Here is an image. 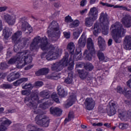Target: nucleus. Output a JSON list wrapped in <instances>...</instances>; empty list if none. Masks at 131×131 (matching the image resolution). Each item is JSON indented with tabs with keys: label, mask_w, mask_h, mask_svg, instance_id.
<instances>
[{
	"label": "nucleus",
	"mask_w": 131,
	"mask_h": 131,
	"mask_svg": "<svg viewBox=\"0 0 131 131\" xmlns=\"http://www.w3.org/2000/svg\"><path fill=\"white\" fill-rule=\"evenodd\" d=\"M38 46L40 47L44 53L41 55V58H46L48 61H53L58 59L59 57V51L58 48L55 47L54 45H50L49 47L48 38L44 36L42 38L37 36L34 38L30 46V50H36Z\"/></svg>",
	"instance_id": "f257e3e1"
},
{
	"label": "nucleus",
	"mask_w": 131,
	"mask_h": 131,
	"mask_svg": "<svg viewBox=\"0 0 131 131\" xmlns=\"http://www.w3.org/2000/svg\"><path fill=\"white\" fill-rule=\"evenodd\" d=\"M40 96L43 99L38 101V96L37 94L35 95H31V97H27L25 98V102L27 104L28 106L31 108V109H33V112L35 114H37V112L35 110L37 108V103H42L39 105V107L42 109H47L49 108L53 104V100H50V92L48 91L44 90L40 93Z\"/></svg>",
	"instance_id": "f03ea898"
},
{
	"label": "nucleus",
	"mask_w": 131,
	"mask_h": 131,
	"mask_svg": "<svg viewBox=\"0 0 131 131\" xmlns=\"http://www.w3.org/2000/svg\"><path fill=\"white\" fill-rule=\"evenodd\" d=\"M31 62H32V56L30 54V51L27 50L18 52L15 57L11 58L8 61V64L11 65L16 62L17 68L21 69L26 64H29Z\"/></svg>",
	"instance_id": "7ed1b4c3"
},
{
	"label": "nucleus",
	"mask_w": 131,
	"mask_h": 131,
	"mask_svg": "<svg viewBox=\"0 0 131 131\" xmlns=\"http://www.w3.org/2000/svg\"><path fill=\"white\" fill-rule=\"evenodd\" d=\"M112 37L116 43H120L121 42V38L124 36L126 31L123 29L122 25L120 23H116L112 25L111 27Z\"/></svg>",
	"instance_id": "20e7f679"
},
{
	"label": "nucleus",
	"mask_w": 131,
	"mask_h": 131,
	"mask_svg": "<svg viewBox=\"0 0 131 131\" xmlns=\"http://www.w3.org/2000/svg\"><path fill=\"white\" fill-rule=\"evenodd\" d=\"M47 33L52 40H57L60 37L59 26L56 21H53L48 27Z\"/></svg>",
	"instance_id": "39448f33"
},
{
	"label": "nucleus",
	"mask_w": 131,
	"mask_h": 131,
	"mask_svg": "<svg viewBox=\"0 0 131 131\" xmlns=\"http://www.w3.org/2000/svg\"><path fill=\"white\" fill-rule=\"evenodd\" d=\"M99 20L101 22V26L102 34L104 35H107L108 34V30H109V26H108V24H109L108 14L102 12L100 14Z\"/></svg>",
	"instance_id": "423d86ee"
},
{
	"label": "nucleus",
	"mask_w": 131,
	"mask_h": 131,
	"mask_svg": "<svg viewBox=\"0 0 131 131\" xmlns=\"http://www.w3.org/2000/svg\"><path fill=\"white\" fill-rule=\"evenodd\" d=\"M22 37V32L20 31H18L17 32H15L13 35L12 36V40L14 43H16L14 46V50L15 52H18L20 49L22 48L20 47V45L18 43L20 41V38Z\"/></svg>",
	"instance_id": "0eeeda50"
},
{
	"label": "nucleus",
	"mask_w": 131,
	"mask_h": 131,
	"mask_svg": "<svg viewBox=\"0 0 131 131\" xmlns=\"http://www.w3.org/2000/svg\"><path fill=\"white\" fill-rule=\"evenodd\" d=\"M66 65V57L64 56L62 60L53 63L51 66L52 71H56L58 72L61 71Z\"/></svg>",
	"instance_id": "6e6552de"
},
{
	"label": "nucleus",
	"mask_w": 131,
	"mask_h": 131,
	"mask_svg": "<svg viewBox=\"0 0 131 131\" xmlns=\"http://www.w3.org/2000/svg\"><path fill=\"white\" fill-rule=\"evenodd\" d=\"M41 117V116L39 115L35 117V120L36 121V123L39 125L43 126V127H48L50 124V120L49 119V118H48L46 116H44L42 119Z\"/></svg>",
	"instance_id": "1a4fd4ad"
},
{
	"label": "nucleus",
	"mask_w": 131,
	"mask_h": 131,
	"mask_svg": "<svg viewBox=\"0 0 131 131\" xmlns=\"http://www.w3.org/2000/svg\"><path fill=\"white\" fill-rule=\"evenodd\" d=\"M0 131H5L11 123L12 121L6 118H2L0 119Z\"/></svg>",
	"instance_id": "9d476101"
},
{
	"label": "nucleus",
	"mask_w": 131,
	"mask_h": 131,
	"mask_svg": "<svg viewBox=\"0 0 131 131\" xmlns=\"http://www.w3.org/2000/svg\"><path fill=\"white\" fill-rule=\"evenodd\" d=\"M2 18L4 21H6L9 25H14L15 24V17L13 16L6 14L2 15Z\"/></svg>",
	"instance_id": "9b49d317"
},
{
	"label": "nucleus",
	"mask_w": 131,
	"mask_h": 131,
	"mask_svg": "<svg viewBox=\"0 0 131 131\" xmlns=\"http://www.w3.org/2000/svg\"><path fill=\"white\" fill-rule=\"evenodd\" d=\"M85 105L88 110H93L96 105L95 100L92 98H87L85 100Z\"/></svg>",
	"instance_id": "f8f14e48"
},
{
	"label": "nucleus",
	"mask_w": 131,
	"mask_h": 131,
	"mask_svg": "<svg viewBox=\"0 0 131 131\" xmlns=\"http://www.w3.org/2000/svg\"><path fill=\"white\" fill-rule=\"evenodd\" d=\"M121 22L125 27L129 28L131 27V16L128 14L126 15L122 18Z\"/></svg>",
	"instance_id": "ddd939ff"
},
{
	"label": "nucleus",
	"mask_w": 131,
	"mask_h": 131,
	"mask_svg": "<svg viewBox=\"0 0 131 131\" xmlns=\"http://www.w3.org/2000/svg\"><path fill=\"white\" fill-rule=\"evenodd\" d=\"M123 47L125 50H130L131 49V37L126 36L123 42Z\"/></svg>",
	"instance_id": "4468645a"
},
{
	"label": "nucleus",
	"mask_w": 131,
	"mask_h": 131,
	"mask_svg": "<svg viewBox=\"0 0 131 131\" xmlns=\"http://www.w3.org/2000/svg\"><path fill=\"white\" fill-rule=\"evenodd\" d=\"M99 12L98 11V9L96 7H93L90 9V10L88 13L89 17L93 18V19H97V17H98V13Z\"/></svg>",
	"instance_id": "2eb2a0df"
},
{
	"label": "nucleus",
	"mask_w": 131,
	"mask_h": 131,
	"mask_svg": "<svg viewBox=\"0 0 131 131\" xmlns=\"http://www.w3.org/2000/svg\"><path fill=\"white\" fill-rule=\"evenodd\" d=\"M75 101H76V97H75V95L72 94V95L70 96L67 101L66 108H69V107H71V106L74 104Z\"/></svg>",
	"instance_id": "dca6fc26"
},
{
	"label": "nucleus",
	"mask_w": 131,
	"mask_h": 131,
	"mask_svg": "<svg viewBox=\"0 0 131 131\" xmlns=\"http://www.w3.org/2000/svg\"><path fill=\"white\" fill-rule=\"evenodd\" d=\"M20 24H21V30L23 31H26V29H27L29 31V33H31L33 31L32 27L29 25L26 21L20 22Z\"/></svg>",
	"instance_id": "f3484780"
},
{
	"label": "nucleus",
	"mask_w": 131,
	"mask_h": 131,
	"mask_svg": "<svg viewBox=\"0 0 131 131\" xmlns=\"http://www.w3.org/2000/svg\"><path fill=\"white\" fill-rule=\"evenodd\" d=\"M85 43H86V38L85 35L83 34L78 41V46L81 48H84Z\"/></svg>",
	"instance_id": "a211bd4d"
},
{
	"label": "nucleus",
	"mask_w": 131,
	"mask_h": 131,
	"mask_svg": "<svg viewBox=\"0 0 131 131\" xmlns=\"http://www.w3.org/2000/svg\"><path fill=\"white\" fill-rule=\"evenodd\" d=\"M50 113L51 114H53V115L60 116L62 114V110L58 107H51L50 108Z\"/></svg>",
	"instance_id": "6ab92c4d"
},
{
	"label": "nucleus",
	"mask_w": 131,
	"mask_h": 131,
	"mask_svg": "<svg viewBox=\"0 0 131 131\" xmlns=\"http://www.w3.org/2000/svg\"><path fill=\"white\" fill-rule=\"evenodd\" d=\"M87 48L89 51H91L93 53H95V46L93 39L88 38L87 40Z\"/></svg>",
	"instance_id": "aec40b11"
},
{
	"label": "nucleus",
	"mask_w": 131,
	"mask_h": 131,
	"mask_svg": "<svg viewBox=\"0 0 131 131\" xmlns=\"http://www.w3.org/2000/svg\"><path fill=\"white\" fill-rule=\"evenodd\" d=\"M3 36L4 37L5 39H8L12 34V29L6 27L3 31Z\"/></svg>",
	"instance_id": "412c9836"
},
{
	"label": "nucleus",
	"mask_w": 131,
	"mask_h": 131,
	"mask_svg": "<svg viewBox=\"0 0 131 131\" xmlns=\"http://www.w3.org/2000/svg\"><path fill=\"white\" fill-rule=\"evenodd\" d=\"M95 18H93L90 16L86 17L84 20L85 26L87 27H91L92 25H94V22H95Z\"/></svg>",
	"instance_id": "4be33fe9"
},
{
	"label": "nucleus",
	"mask_w": 131,
	"mask_h": 131,
	"mask_svg": "<svg viewBox=\"0 0 131 131\" xmlns=\"http://www.w3.org/2000/svg\"><path fill=\"white\" fill-rule=\"evenodd\" d=\"M50 72V70L48 68H42L39 70L36 73V75L37 76H40V75H47L48 73Z\"/></svg>",
	"instance_id": "5701e85b"
},
{
	"label": "nucleus",
	"mask_w": 131,
	"mask_h": 131,
	"mask_svg": "<svg viewBox=\"0 0 131 131\" xmlns=\"http://www.w3.org/2000/svg\"><path fill=\"white\" fill-rule=\"evenodd\" d=\"M78 73L81 79H85L89 75V72L84 70H78Z\"/></svg>",
	"instance_id": "b1692460"
},
{
	"label": "nucleus",
	"mask_w": 131,
	"mask_h": 131,
	"mask_svg": "<svg viewBox=\"0 0 131 131\" xmlns=\"http://www.w3.org/2000/svg\"><path fill=\"white\" fill-rule=\"evenodd\" d=\"M96 54V51L94 50V53L92 51H90V50H85L83 53V55L85 56L86 59L89 60V61H91L92 60V57L94 55V54Z\"/></svg>",
	"instance_id": "393cba45"
},
{
	"label": "nucleus",
	"mask_w": 131,
	"mask_h": 131,
	"mask_svg": "<svg viewBox=\"0 0 131 131\" xmlns=\"http://www.w3.org/2000/svg\"><path fill=\"white\" fill-rule=\"evenodd\" d=\"M98 45L101 51H104L106 48L105 46V40L101 36L98 37Z\"/></svg>",
	"instance_id": "a878e982"
},
{
	"label": "nucleus",
	"mask_w": 131,
	"mask_h": 131,
	"mask_svg": "<svg viewBox=\"0 0 131 131\" xmlns=\"http://www.w3.org/2000/svg\"><path fill=\"white\" fill-rule=\"evenodd\" d=\"M67 50L70 52L71 55L74 54V50H75V45L73 42H70L68 44Z\"/></svg>",
	"instance_id": "bb28decb"
},
{
	"label": "nucleus",
	"mask_w": 131,
	"mask_h": 131,
	"mask_svg": "<svg viewBox=\"0 0 131 131\" xmlns=\"http://www.w3.org/2000/svg\"><path fill=\"white\" fill-rule=\"evenodd\" d=\"M57 91L58 94L60 97L63 98V97L65 96V89H64V88L61 85H59L57 86Z\"/></svg>",
	"instance_id": "cd10ccee"
},
{
	"label": "nucleus",
	"mask_w": 131,
	"mask_h": 131,
	"mask_svg": "<svg viewBox=\"0 0 131 131\" xmlns=\"http://www.w3.org/2000/svg\"><path fill=\"white\" fill-rule=\"evenodd\" d=\"M82 32V29H81V28H78L74 30V38H75V39H77L79 37V34H80Z\"/></svg>",
	"instance_id": "c85d7f7f"
},
{
	"label": "nucleus",
	"mask_w": 131,
	"mask_h": 131,
	"mask_svg": "<svg viewBox=\"0 0 131 131\" xmlns=\"http://www.w3.org/2000/svg\"><path fill=\"white\" fill-rule=\"evenodd\" d=\"M93 34L95 35V36H97L98 33H99V32L101 31V29L99 27V25L98 24V23H96L94 24V27L93 29Z\"/></svg>",
	"instance_id": "c756f323"
},
{
	"label": "nucleus",
	"mask_w": 131,
	"mask_h": 131,
	"mask_svg": "<svg viewBox=\"0 0 131 131\" xmlns=\"http://www.w3.org/2000/svg\"><path fill=\"white\" fill-rule=\"evenodd\" d=\"M47 78H48V79H53L54 80H58V79L60 78V76H59V75L56 74V73H53L47 76Z\"/></svg>",
	"instance_id": "7c9ffc66"
},
{
	"label": "nucleus",
	"mask_w": 131,
	"mask_h": 131,
	"mask_svg": "<svg viewBox=\"0 0 131 131\" xmlns=\"http://www.w3.org/2000/svg\"><path fill=\"white\" fill-rule=\"evenodd\" d=\"M74 67V62L73 61V59L72 58L70 57L69 61V66L68 67V70L69 71H71V70H73V68Z\"/></svg>",
	"instance_id": "2f4dec72"
},
{
	"label": "nucleus",
	"mask_w": 131,
	"mask_h": 131,
	"mask_svg": "<svg viewBox=\"0 0 131 131\" xmlns=\"http://www.w3.org/2000/svg\"><path fill=\"white\" fill-rule=\"evenodd\" d=\"M97 55L100 61H103L106 62V61H105V56L104 55V53H103V52L99 51L97 53Z\"/></svg>",
	"instance_id": "473e14b6"
},
{
	"label": "nucleus",
	"mask_w": 131,
	"mask_h": 131,
	"mask_svg": "<svg viewBox=\"0 0 131 131\" xmlns=\"http://www.w3.org/2000/svg\"><path fill=\"white\" fill-rule=\"evenodd\" d=\"M79 25V20H75L73 22L71 23L69 25L70 28H75V27H77Z\"/></svg>",
	"instance_id": "72a5a7b5"
},
{
	"label": "nucleus",
	"mask_w": 131,
	"mask_h": 131,
	"mask_svg": "<svg viewBox=\"0 0 131 131\" xmlns=\"http://www.w3.org/2000/svg\"><path fill=\"white\" fill-rule=\"evenodd\" d=\"M123 95L126 97V98H127V99H129V98H130L131 96V91L130 90H128L127 89L124 88V93H123Z\"/></svg>",
	"instance_id": "f704fd0d"
},
{
	"label": "nucleus",
	"mask_w": 131,
	"mask_h": 131,
	"mask_svg": "<svg viewBox=\"0 0 131 131\" xmlns=\"http://www.w3.org/2000/svg\"><path fill=\"white\" fill-rule=\"evenodd\" d=\"M51 98L54 101L56 102V103H57L59 104L60 103V100H59V98H58V96H57V93L56 92L53 93L51 95Z\"/></svg>",
	"instance_id": "c9c22d12"
},
{
	"label": "nucleus",
	"mask_w": 131,
	"mask_h": 131,
	"mask_svg": "<svg viewBox=\"0 0 131 131\" xmlns=\"http://www.w3.org/2000/svg\"><path fill=\"white\" fill-rule=\"evenodd\" d=\"M107 113L109 116H112L113 115H114L115 113H116V110L110 107V108H108V109L107 110Z\"/></svg>",
	"instance_id": "e433bc0d"
},
{
	"label": "nucleus",
	"mask_w": 131,
	"mask_h": 131,
	"mask_svg": "<svg viewBox=\"0 0 131 131\" xmlns=\"http://www.w3.org/2000/svg\"><path fill=\"white\" fill-rule=\"evenodd\" d=\"M80 48L81 47L80 46L76 48L75 53L74 55V59H76V60H79L80 58H77L76 55H79V53H80V52H81V50H80Z\"/></svg>",
	"instance_id": "4c0bfd02"
},
{
	"label": "nucleus",
	"mask_w": 131,
	"mask_h": 131,
	"mask_svg": "<svg viewBox=\"0 0 131 131\" xmlns=\"http://www.w3.org/2000/svg\"><path fill=\"white\" fill-rule=\"evenodd\" d=\"M84 68L86 70L92 71L94 69V66L92 63H87L84 66Z\"/></svg>",
	"instance_id": "58836bf2"
},
{
	"label": "nucleus",
	"mask_w": 131,
	"mask_h": 131,
	"mask_svg": "<svg viewBox=\"0 0 131 131\" xmlns=\"http://www.w3.org/2000/svg\"><path fill=\"white\" fill-rule=\"evenodd\" d=\"M110 106L111 108L115 109V110H116L118 108V104L116 102H110Z\"/></svg>",
	"instance_id": "ea45409f"
},
{
	"label": "nucleus",
	"mask_w": 131,
	"mask_h": 131,
	"mask_svg": "<svg viewBox=\"0 0 131 131\" xmlns=\"http://www.w3.org/2000/svg\"><path fill=\"white\" fill-rule=\"evenodd\" d=\"M72 118H74V113H73V111H70V112L69 113L68 118V119L66 120V122H68V121H71V120L72 119Z\"/></svg>",
	"instance_id": "a19ab883"
},
{
	"label": "nucleus",
	"mask_w": 131,
	"mask_h": 131,
	"mask_svg": "<svg viewBox=\"0 0 131 131\" xmlns=\"http://www.w3.org/2000/svg\"><path fill=\"white\" fill-rule=\"evenodd\" d=\"M27 129L28 131H35L37 129L36 126L33 124L28 125L27 126Z\"/></svg>",
	"instance_id": "79ce46f5"
},
{
	"label": "nucleus",
	"mask_w": 131,
	"mask_h": 131,
	"mask_svg": "<svg viewBox=\"0 0 131 131\" xmlns=\"http://www.w3.org/2000/svg\"><path fill=\"white\" fill-rule=\"evenodd\" d=\"M23 89L24 90H27V89H29L30 90H31V89H33V86L31 83H26L25 85L22 86Z\"/></svg>",
	"instance_id": "37998d69"
},
{
	"label": "nucleus",
	"mask_w": 131,
	"mask_h": 131,
	"mask_svg": "<svg viewBox=\"0 0 131 131\" xmlns=\"http://www.w3.org/2000/svg\"><path fill=\"white\" fill-rule=\"evenodd\" d=\"M119 128L121 129H126L128 127V124L126 123H120L119 125Z\"/></svg>",
	"instance_id": "c03bdc74"
},
{
	"label": "nucleus",
	"mask_w": 131,
	"mask_h": 131,
	"mask_svg": "<svg viewBox=\"0 0 131 131\" xmlns=\"http://www.w3.org/2000/svg\"><path fill=\"white\" fill-rule=\"evenodd\" d=\"M66 83L68 84L72 83V74H69L68 78L66 79Z\"/></svg>",
	"instance_id": "a18cd8bd"
},
{
	"label": "nucleus",
	"mask_w": 131,
	"mask_h": 131,
	"mask_svg": "<svg viewBox=\"0 0 131 131\" xmlns=\"http://www.w3.org/2000/svg\"><path fill=\"white\" fill-rule=\"evenodd\" d=\"M118 117L121 120H123L124 119V116H125V112H118Z\"/></svg>",
	"instance_id": "49530a36"
},
{
	"label": "nucleus",
	"mask_w": 131,
	"mask_h": 131,
	"mask_svg": "<svg viewBox=\"0 0 131 131\" xmlns=\"http://www.w3.org/2000/svg\"><path fill=\"white\" fill-rule=\"evenodd\" d=\"M7 80L8 81H14V80H15L14 76H13L12 73H11L10 74H9L7 77Z\"/></svg>",
	"instance_id": "de8ad7c7"
},
{
	"label": "nucleus",
	"mask_w": 131,
	"mask_h": 131,
	"mask_svg": "<svg viewBox=\"0 0 131 131\" xmlns=\"http://www.w3.org/2000/svg\"><path fill=\"white\" fill-rule=\"evenodd\" d=\"M1 86L4 89V90L12 89V85L10 84H3Z\"/></svg>",
	"instance_id": "09e8293b"
},
{
	"label": "nucleus",
	"mask_w": 131,
	"mask_h": 131,
	"mask_svg": "<svg viewBox=\"0 0 131 131\" xmlns=\"http://www.w3.org/2000/svg\"><path fill=\"white\" fill-rule=\"evenodd\" d=\"M117 92L119 93V94L123 95V93L124 92V90L122 89V88H121V86H119L117 88Z\"/></svg>",
	"instance_id": "8fccbe9b"
},
{
	"label": "nucleus",
	"mask_w": 131,
	"mask_h": 131,
	"mask_svg": "<svg viewBox=\"0 0 131 131\" xmlns=\"http://www.w3.org/2000/svg\"><path fill=\"white\" fill-rule=\"evenodd\" d=\"M11 74H12L14 79L16 80V79L19 78V77H20V73L19 72H16L15 73H11Z\"/></svg>",
	"instance_id": "3c124183"
},
{
	"label": "nucleus",
	"mask_w": 131,
	"mask_h": 131,
	"mask_svg": "<svg viewBox=\"0 0 131 131\" xmlns=\"http://www.w3.org/2000/svg\"><path fill=\"white\" fill-rule=\"evenodd\" d=\"M8 67H9V66L6 63H1L0 64L1 69H6V68H8Z\"/></svg>",
	"instance_id": "603ef678"
},
{
	"label": "nucleus",
	"mask_w": 131,
	"mask_h": 131,
	"mask_svg": "<svg viewBox=\"0 0 131 131\" xmlns=\"http://www.w3.org/2000/svg\"><path fill=\"white\" fill-rule=\"evenodd\" d=\"M30 94V90H23L21 91V95L24 96H27V95H29Z\"/></svg>",
	"instance_id": "864d4df0"
},
{
	"label": "nucleus",
	"mask_w": 131,
	"mask_h": 131,
	"mask_svg": "<svg viewBox=\"0 0 131 131\" xmlns=\"http://www.w3.org/2000/svg\"><path fill=\"white\" fill-rule=\"evenodd\" d=\"M35 86H42L43 85V83L40 81H37L35 83Z\"/></svg>",
	"instance_id": "5fc2aeb1"
},
{
	"label": "nucleus",
	"mask_w": 131,
	"mask_h": 131,
	"mask_svg": "<svg viewBox=\"0 0 131 131\" xmlns=\"http://www.w3.org/2000/svg\"><path fill=\"white\" fill-rule=\"evenodd\" d=\"M100 5H102V6H104L105 7H108L109 8H112V7H113V5L109 4L107 3H104L103 2H100Z\"/></svg>",
	"instance_id": "6e6d98bb"
},
{
	"label": "nucleus",
	"mask_w": 131,
	"mask_h": 131,
	"mask_svg": "<svg viewBox=\"0 0 131 131\" xmlns=\"http://www.w3.org/2000/svg\"><path fill=\"white\" fill-rule=\"evenodd\" d=\"M21 83H22V82H21V80H20V79H19L16 80L15 82H14L13 83V84H14V85H15V86H17V85L21 84Z\"/></svg>",
	"instance_id": "4d7b16f0"
},
{
	"label": "nucleus",
	"mask_w": 131,
	"mask_h": 131,
	"mask_svg": "<svg viewBox=\"0 0 131 131\" xmlns=\"http://www.w3.org/2000/svg\"><path fill=\"white\" fill-rule=\"evenodd\" d=\"M73 21V19H72V18H71V16L70 15H68L66 17V22H72Z\"/></svg>",
	"instance_id": "13d9d810"
},
{
	"label": "nucleus",
	"mask_w": 131,
	"mask_h": 131,
	"mask_svg": "<svg viewBox=\"0 0 131 131\" xmlns=\"http://www.w3.org/2000/svg\"><path fill=\"white\" fill-rule=\"evenodd\" d=\"M54 6L55 8H59V7H61V4L60 2H55L54 3Z\"/></svg>",
	"instance_id": "bf43d9fd"
},
{
	"label": "nucleus",
	"mask_w": 131,
	"mask_h": 131,
	"mask_svg": "<svg viewBox=\"0 0 131 131\" xmlns=\"http://www.w3.org/2000/svg\"><path fill=\"white\" fill-rule=\"evenodd\" d=\"M19 79L21 82V83H23V82H26V81H28V78H21Z\"/></svg>",
	"instance_id": "052dcab7"
},
{
	"label": "nucleus",
	"mask_w": 131,
	"mask_h": 131,
	"mask_svg": "<svg viewBox=\"0 0 131 131\" xmlns=\"http://www.w3.org/2000/svg\"><path fill=\"white\" fill-rule=\"evenodd\" d=\"M86 4V0H82L80 3V6L81 7H84Z\"/></svg>",
	"instance_id": "680f3d73"
},
{
	"label": "nucleus",
	"mask_w": 131,
	"mask_h": 131,
	"mask_svg": "<svg viewBox=\"0 0 131 131\" xmlns=\"http://www.w3.org/2000/svg\"><path fill=\"white\" fill-rule=\"evenodd\" d=\"M93 126H102L103 125V123L102 122H99L98 123H94L93 124Z\"/></svg>",
	"instance_id": "e2e57ef3"
},
{
	"label": "nucleus",
	"mask_w": 131,
	"mask_h": 131,
	"mask_svg": "<svg viewBox=\"0 0 131 131\" xmlns=\"http://www.w3.org/2000/svg\"><path fill=\"white\" fill-rule=\"evenodd\" d=\"M71 36V33H70V32H68L66 33V38L67 39L70 38Z\"/></svg>",
	"instance_id": "0e129e2a"
},
{
	"label": "nucleus",
	"mask_w": 131,
	"mask_h": 131,
	"mask_svg": "<svg viewBox=\"0 0 131 131\" xmlns=\"http://www.w3.org/2000/svg\"><path fill=\"white\" fill-rule=\"evenodd\" d=\"M7 10V7H0V12H5Z\"/></svg>",
	"instance_id": "69168bd1"
},
{
	"label": "nucleus",
	"mask_w": 131,
	"mask_h": 131,
	"mask_svg": "<svg viewBox=\"0 0 131 131\" xmlns=\"http://www.w3.org/2000/svg\"><path fill=\"white\" fill-rule=\"evenodd\" d=\"M98 112L100 113H104V108L101 106H99L98 107Z\"/></svg>",
	"instance_id": "338daca9"
},
{
	"label": "nucleus",
	"mask_w": 131,
	"mask_h": 131,
	"mask_svg": "<svg viewBox=\"0 0 131 131\" xmlns=\"http://www.w3.org/2000/svg\"><path fill=\"white\" fill-rule=\"evenodd\" d=\"M87 12H88V9H83L82 11H80V14L81 15H83V14H84V13H86Z\"/></svg>",
	"instance_id": "774afa93"
}]
</instances>
